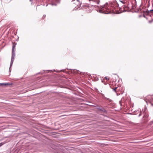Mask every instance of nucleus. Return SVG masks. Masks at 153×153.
<instances>
[{"label": "nucleus", "instance_id": "7ed1b4c3", "mask_svg": "<svg viewBox=\"0 0 153 153\" xmlns=\"http://www.w3.org/2000/svg\"><path fill=\"white\" fill-rule=\"evenodd\" d=\"M148 117V116L146 115V116H144L143 117V118H144V117H145V118L143 120V122H142L143 123H147L148 120L147 119V118Z\"/></svg>", "mask_w": 153, "mask_h": 153}, {"label": "nucleus", "instance_id": "9d476101", "mask_svg": "<svg viewBox=\"0 0 153 153\" xmlns=\"http://www.w3.org/2000/svg\"><path fill=\"white\" fill-rule=\"evenodd\" d=\"M141 115V112H140V114H139V117H140Z\"/></svg>", "mask_w": 153, "mask_h": 153}, {"label": "nucleus", "instance_id": "ddd939ff", "mask_svg": "<svg viewBox=\"0 0 153 153\" xmlns=\"http://www.w3.org/2000/svg\"><path fill=\"white\" fill-rule=\"evenodd\" d=\"M152 11H153V10H152Z\"/></svg>", "mask_w": 153, "mask_h": 153}, {"label": "nucleus", "instance_id": "1a4fd4ad", "mask_svg": "<svg viewBox=\"0 0 153 153\" xmlns=\"http://www.w3.org/2000/svg\"><path fill=\"white\" fill-rule=\"evenodd\" d=\"M105 78L107 80H109V79L108 78H107V77H105Z\"/></svg>", "mask_w": 153, "mask_h": 153}, {"label": "nucleus", "instance_id": "20e7f679", "mask_svg": "<svg viewBox=\"0 0 153 153\" xmlns=\"http://www.w3.org/2000/svg\"><path fill=\"white\" fill-rule=\"evenodd\" d=\"M16 45V43H13V47H12V52H14L15 50V46Z\"/></svg>", "mask_w": 153, "mask_h": 153}, {"label": "nucleus", "instance_id": "f03ea898", "mask_svg": "<svg viewBox=\"0 0 153 153\" xmlns=\"http://www.w3.org/2000/svg\"><path fill=\"white\" fill-rule=\"evenodd\" d=\"M15 55L14 52H12V55L11 57L10 66H11L12 65L13 62L14 58L15 57Z\"/></svg>", "mask_w": 153, "mask_h": 153}, {"label": "nucleus", "instance_id": "f8f14e48", "mask_svg": "<svg viewBox=\"0 0 153 153\" xmlns=\"http://www.w3.org/2000/svg\"><path fill=\"white\" fill-rule=\"evenodd\" d=\"M121 1L123 3V2H122V1Z\"/></svg>", "mask_w": 153, "mask_h": 153}, {"label": "nucleus", "instance_id": "f257e3e1", "mask_svg": "<svg viewBox=\"0 0 153 153\" xmlns=\"http://www.w3.org/2000/svg\"><path fill=\"white\" fill-rule=\"evenodd\" d=\"M119 5L116 2H114L109 6H104L103 7V10H105V9L106 10V13H115L117 12L118 11V9H120V7H118Z\"/></svg>", "mask_w": 153, "mask_h": 153}, {"label": "nucleus", "instance_id": "6e6552de", "mask_svg": "<svg viewBox=\"0 0 153 153\" xmlns=\"http://www.w3.org/2000/svg\"><path fill=\"white\" fill-rule=\"evenodd\" d=\"M117 89V87H116V88H114V89H113V90L115 91H116V89Z\"/></svg>", "mask_w": 153, "mask_h": 153}, {"label": "nucleus", "instance_id": "0eeeda50", "mask_svg": "<svg viewBox=\"0 0 153 153\" xmlns=\"http://www.w3.org/2000/svg\"><path fill=\"white\" fill-rule=\"evenodd\" d=\"M45 17H46L45 15H43L42 18L43 20L45 18Z\"/></svg>", "mask_w": 153, "mask_h": 153}, {"label": "nucleus", "instance_id": "9b49d317", "mask_svg": "<svg viewBox=\"0 0 153 153\" xmlns=\"http://www.w3.org/2000/svg\"><path fill=\"white\" fill-rule=\"evenodd\" d=\"M30 1H32V0H30Z\"/></svg>", "mask_w": 153, "mask_h": 153}, {"label": "nucleus", "instance_id": "39448f33", "mask_svg": "<svg viewBox=\"0 0 153 153\" xmlns=\"http://www.w3.org/2000/svg\"><path fill=\"white\" fill-rule=\"evenodd\" d=\"M6 142H2L0 143V147L2 146Z\"/></svg>", "mask_w": 153, "mask_h": 153}, {"label": "nucleus", "instance_id": "423d86ee", "mask_svg": "<svg viewBox=\"0 0 153 153\" xmlns=\"http://www.w3.org/2000/svg\"><path fill=\"white\" fill-rule=\"evenodd\" d=\"M0 84L4 85H9V84L8 83H2V84Z\"/></svg>", "mask_w": 153, "mask_h": 153}]
</instances>
